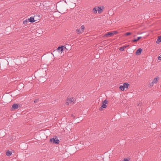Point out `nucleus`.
<instances>
[{
  "label": "nucleus",
  "instance_id": "nucleus-1",
  "mask_svg": "<svg viewBox=\"0 0 161 161\" xmlns=\"http://www.w3.org/2000/svg\"><path fill=\"white\" fill-rule=\"evenodd\" d=\"M75 100L73 98H68L66 101V104L67 105H69V104L72 105L75 103Z\"/></svg>",
  "mask_w": 161,
  "mask_h": 161
},
{
  "label": "nucleus",
  "instance_id": "nucleus-2",
  "mask_svg": "<svg viewBox=\"0 0 161 161\" xmlns=\"http://www.w3.org/2000/svg\"><path fill=\"white\" fill-rule=\"evenodd\" d=\"M50 141L53 143L58 144L59 142V140L57 138H52L50 139Z\"/></svg>",
  "mask_w": 161,
  "mask_h": 161
},
{
  "label": "nucleus",
  "instance_id": "nucleus-3",
  "mask_svg": "<svg viewBox=\"0 0 161 161\" xmlns=\"http://www.w3.org/2000/svg\"><path fill=\"white\" fill-rule=\"evenodd\" d=\"M97 11H98V12L99 14L101 13L103 10V9L104 8V7L103 6H102L100 7H97Z\"/></svg>",
  "mask_w": 161,
  "mask_h": 161
},
{
  "label": "nucleus",
  "instance_id": "nucleus-4",
  "mask_svg": "<svg viewBox=\"0 0 161 161\" xmlns=\"http://www.w3.org/2000/svg\"><path fill=\"white\" fill-rule=\"evenodd\" d=\"M113 35V33L111 32H108L107 33L105 34L104 36V37H109Z\"/></svg>",
  "mask_w": 161,
  "mask_h": 161
},
{
  "label": "nucleus",
  "instance_id": "nucleus-5",
  "mask_svg": "<svg viewBox=\"0 0 161 161\" xmlns=\"http://www.w3.org/2000/svg\"><path fill=\"white\" fill-rule=\"evenodd\" d=\"M64 46H62L58 47L57 50L59 52H62L64 48Z\"/></svg>",
  "mask_w": 161,
  "mask_h": 161
},
{
  "label": "nucleus",
  "instance_id": "nucleus-6",
  "mask_svg": "<svg viewBox=\"0 0 161 161\" xmlns=\"http://www.w3.org/2000/svg\"><path fill=\"white\" fill-rule=\"evenodd\" d=\"M142 51V49L140 48L138 49L136 52V54L137 55H139L141 54Z\"/></svg>",
  "mask_w": 161,
  "mask_h": 161
},
{
  "label": "nucleus",
  "instance_id": "nucleus-7",
  "mask_svg": "<svg viewBox=\"0 0 161 161\" xmlns=\"http://www.w3.org/2000/svg\"><path fill=\"white\" fill-rule=\"evenodd\" d=\"M107 107V105L106 104L103 103L101 107L100 108L99 110L100 111L103 110V108H106Z\"/></svg>",
  "mask_w": 161,
  "mask_h": 161
},
{
  "label": "nucleus",
  "instance_id": "nucleus-8",
  "mask_svg": "<svg viewBox=\"0 0 161 161\" xmlns=\"http://www.w3.org/2000/svg\"><path fill=\"white\" fill-rule=\"evenodd\" d=\"M12 108L14 109H17L18 108V105L16 103H14L13 105Z\"/></svg>",
  "mask_w": 161,
  "mask_h": 161
},
{
  "label": "nucleus",
  "instance_id": "nucleus-9",
  "mask_svg": "<svg viewBox=\"0 0 161 161\" xmlns=\"http://www.w3.org/2000/svg\"><path fill=\"white\" fill-rule=\"evenodd\" d=\"M159 79V77L157 76L156 78H154L152 82L154 84H156L157 83Z\"/></svg>",
  "mask_w": 161,
  "mask_h": 161
},
{
  "label": "nucleus",
  "instance_id": "nucleus-10",
  "mask_svg": "<svg viewBox=\"0 0 161 161\" xmlns=\"http://www.w3.org/2000/svg\"><path fill=\"white\" fill-rule=\"evenodd\" d=\"M28 20L31 23H33L35 21L34 18L32 17H31L29 19H28Z\"/></svg>",
  "mask_w": 161,
  "mask_h": 161
},
{
  "label": "nucleus",
  "instance_id": "nucleus-11",
  "mask_svg": "<svg viewBox=\"0 0 161 161\" xmlns=\"http://www.w3.org/2000/svg\"><path fill=\"white\" fill-rule=\"evenodd\" d=\"M128 46V45H127V46L124 45L122 47H120L119 48V49L121 51H123L124 50V49H125Z\"/></svg>",
  "mask_w": 161,
  "mask_h": 161
},
{
  "label": "nucleus",
  "instance_id": "nucleus-12",
  "mask_svg": "<svg viewBox=\"0 0 161 161\" xmlns=\"http://www.w3.org/2000/svg\"><path fill=\"white\" fill-rule=\"evenodd\" d=\"M123 86L124 88H127L129 86V84L128 83H124L123 84Z\"/></svg>",
  "mask_w": 161,
  "mask_h": 161
},
{
  "label": "nucleus",
  "instance_id": "nucleus-13",
  "mask_svg": "<svg viewBox=\"0 0 161 161\" xmlns=\"http://www.w3.org/2000/svg\"><path fill=\"white\" fill-rule=\"evenodd\" d=\"M76 33L78 34H81L82 33H83L82 31L81 30H80V29L76 30Z\"/></svg>",
  "mask_w": 161,
  "mask_h": 161
},
{
  "label": "nucleus",
  "instance_id": "nucleus-14",
  "mask_svg": "<svg viewBox=\"0 0 161 161\" xmlns=\"http://www.w3.org/2000/svg\"><path fill=\"white\" fill-rule=\"evenodd\" d=\"M92 12L94 14H96L97 12V7L94 8L92 10Z\"/></svg>",
  "mask_w": 161,
  "mask_h": 161
},
{
  "label": "nucleus",
  "instance_id": "nucleus-15",
  "mask_svg": "<svg viewBox=\"0 0 161 161\" xmlns=\"http://www.w3.org/2000/svg\"><path fill=\"white\" fill-rule=\"evenodd\" d=\"M12 154V153L9 151H8L6 152V155L8 156H10Z\"/></svg>",
  "mask_w": 161,
  "mask_h": 161
},
{
  "label": "nucleus",
  "instance_id": "nucleus-16",
  "mask_svg": "<svg viewBox=\"0 0 161 161\" xmlns=\"http://www.w3.org/2000/svg\"><path fill=\"white\" fill-rule=\"evenodd\" d=\"M119 88L120 90L121 91H124L125 90V88L123 86H119Z\"/></svg>",
  "mask_w": 161,
  "mask_h": 161
},
{
  "label": "nucleus",
  "instance_id": "nucleus-17",
  "mask_svg": "<svg viewBox=\"0 0 161 161\" xmlns=\"http://www.w3.org/2000/svg\"><path fill=\"white\" fill-rule=\"evenodd\" d=\"M103 103H104L106 104H107L108 103V101L107 99L105 100L104 101H103Z\"/></svg>",
  "mask_w": 161,
  "mask_h": 161
},
{
  "label": "nucleus",
  "instance_id": "nucleus-18",
  "mask_svg": "<svg viewBox=\"0 0 161 161\" xmlns=\"http://www.w3.org/2000/svg\"><path fill=\"white\" fill-rule=\"evenodd\" d=\"M85 28V27L84 25H82L81 26V30L83 32H84Z\"/></svg>",
  "mask_w": 161,
  "mask_h": 161
},
{
  "label": "nucleus",
  "instance_id": "nucleus-19",
  "mask_svg": "<svg viewBox=\"0 0 161 161\" xmlns=\"http://www.w3.org/2000/svg\"><path fill=\"white\" fill-rule=\"evenodd\" d=\"M131 33L130 32H128L125 33L124 35L125 36H127L131 35Z\"/></svg>",
  "mask_w": 161,
  "mask_h": 161
},
{
  "label": "nucleus",
  "instance_id": "nucleus-20",
  "mask_svg": "<svg viewBox=\"0 0 161 161\" xmlns=\"http://www.w3.org/2000/svg\"><path fill=\"white\" fill-rule=\"evenodd\" d=\"M142 38V37L141 36L137 37V39H135L133 40H139V39H141Z\"/></svg>",
  "mask_w": 161,
  "mask_h": 161
},
{
  "label": "nucleus",
  "instance_id": "nucleus-21",
  "mask_svg": "<svg viewBox=\"0 0 161 161\" xmlns=\"http://www.w3.org/2000/svg\"><path fill=\"white\" fill-rule=\"evenodd\" d=\"M154 83L152 81L149 84V86L151 87L153 86V85Z\"/></svg>",
  "mask_w": 161,
  "mask_h": 161
},
{
  "label": "nucleus",
  "instance_id": "nucleus-22",
  "mask_svg": "<svg viewBox=\"0 0 161 161\" xmlns=\"http://www.w3.org/2000/svg\"><path fill=\"white\" fill-rule=\"evenodd\" d=\"M28 20L27 21V20H24L23 22V23L25 24V25H26L27 24V23L28 22Z\"/></svg>",
  "mask_w": 161,
  "mask_h": 161
},
{
  "label": "nucleus",
  "instance_id": "nucleus-23",
  "mask_svg": "<svg viewBox=\"0 0 161 161\" xmlns=\"http://www.w3.org/2000/svg\"><path fill=\"white\" fill-rule=\"evenodd\" d=\"M112 33H113V35H114L118 33V32L116 31H114L112 32Z\"/></svg>",
  "mask_w": 161,
  "mask_h": 161
},
{
  "label": "nucleus",
  "instance_id": "nucleus-24",
  "mask_svg": "<svg viewBox=\"0 0 161 161\" xmlns=\"http://www.w3.org/2000/svg\"><path fill=\"white\" fill-rule=\"evenodd\" d=\"M157 40H161V36H158Z\"/></svg>",
  "mask_w": 161,
  "mask_h": 161
},
{
  "label": "nucleus",
  "instance_id": "nucleus-25",
  "mask_svg": "<svg viewBox=\"0 0 161 161\" xmlns=\"http://www.w3.org/2000/svg\"><path fill=\"white\" fill-rule=\"evenodd\" d=\"M122 161H129V160L127 158H125Z\"/></svg>",
  "mask_w": 161,
  "mask_h": 161
},
{
  "label": "nucleus",
  "instance_id": "nucleus-26",
  "mask_svg": "<svg viewBox=\"0 0 161 161\" xmlns=\"http://www.w3.org/2000/svg\"><path fill=\"white\" fill-rule=\"evenodd\" d=\"M38 100H39L38 99H36V100H34V102L35 103H37L38 101Z\"/></svg>",
  "mask_w": 161,
  "mask_h": 161
},
{
  "label": "nucleus",
  "instance_id": "nucleus-27",
  "mask_svg": "<svg viewBox=\"0 0 161 161\" xmlns=\"http://www.w3.org/2000/svg\"><path fill=\"white\" fill-rule=\"evenodd\" d=\"M160 42H161V41H156V43L157 44H159Z\"/></svg>",
  "mask_w": 161,
  "mask_h": 161
},
{
  "label": "nucleus",
  "instance_id": "nucleus-28",
  "mask_svg": "<svg viewBox=\"0 0 161 161\" xmlns=\"http://www.w3.org/2000/svg\"><path fill=\"white\" fill-rule=\"evenodd\" d=\"M158 60H161V57L160 56H158Z\"/></svg>",
  "mask_w": 161,
  "mask_h": 161
},
{
  "label": "nucleus",
  "instance_id": "nucleus-29",
  "mask_svg": "<svg viewBox=\"0 0 161 161\" xmlns=\"http://www.w3.org/2000/svg\"><path fill=\"white\" fill-rule=\"evenodd\" d=\"M61 11L63 13H65V12H64V11L63 10H62Z\"/></svg>",
  "mask_w": 161,
  "mask_h": 161
},
{
  "label": "nucleus",
  "instance_id": "nucleus-30",
  "mask_svg": "<svg viewBox=\"0 0 161 161\" xmlns=\"http://www.w3.org/2000/svg\"><path fill=\"white\" fill-rule=\"evenodd\" d=\"M133 42H136V41H133Z\"/></svg>",
  "mask_w": 161,
  "mask_h": 161
},
{
  "label": "nucleus",
  "instance_id": "nucleus-31",
  "mask_svg": "<svg viewBox=\"0 0 161 161\" xmlns=\"http://www.w3.org/2000/svg\"><path fill=\"white\" fill-rule=\"evenodd\" d=\"M160 137L161 138V136H160Z\"/></svg>",
  "mask_w": 161,
  "mask_h": 161
}]
</instances>
